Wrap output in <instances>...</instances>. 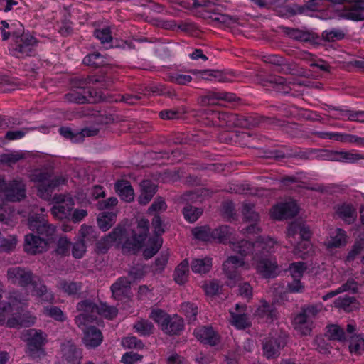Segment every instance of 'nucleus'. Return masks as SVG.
Here are the masks:
<instances>
[{
	"label": "nucleus",
	"instance_id": "nucleus-30",
	"mask_svg": "<svg viewBox=\"0 0 364 364\" xmlns=\"http://www.w3.org/2000/svg\"><path fill=\"white\" fill-rule=\"evenodd\" d=\"M131 282L125 278L121 277L111 286V291L113 296L116 299H120L122 296L126 294L130 287Z\"/></svg>",
	"mask_w": 364,
	"mask_h": 364
},
{
	"label": "nucleus",
	"instance_id": "nucleus-1",
	"mask_svg": "<svg viewBox=\"0 0 364 364\" xmlns=\"http://www.w3.org/2000/svg\"><path fill=\"white\" fill-rule=\"evenodd\" d=\"M232 250L240 255L230 256L223 263V270L228 278L227 284L234 287L241 278V271L248 270L250 264L244 261L243 257L252 254V264L257 272L263 278L277 277L281 270L275 257L266 253L275 251L277 242L269 237H259L254 243L242 240L240 242L230 241Z\"/></svg>",
	"mask_w": 364,
	"mask_h": 364
},
{
	"label": "nucleus",
	"instance_id": "nucleus-7",
	"mask_svg": "<svg viewBox=\"0 0 364 364\" xmlns=\"http://www.w3.org/2000/svg\"><path fill=\"white\" fill-rule=\"evenodd\" d=\"M31 180L37 183L38 196L49 199L55 188L65 183V178L60 176H53L48 171L36 172Z\"/></svg>",
	"mask_w": 364,
	"mask_h": 364
},
{
	"label": "nucleus",
	"instance_id": "nucleus-64",
	"mask_svg": "<svg viewBox=\"0 0 364 364\" xmlns=\"http://www.w3.org/2000/svg\"><path fill=\"white\" fill-rule=\"evenodd\" d=\"M142 358V355L138 353L132 351L127 352L122 355L121 362L124 364H135L136 363L141 361Z\"/></svg>",
	"mask_w": 364,
	"mask_h": 364
},
{
	"label": "nucleus",
	"instance_id": "nucleus-12",
	"mask_svg": "<svg viewBox=\"0 0 364 364\" xmlns=\"http://www.w3.org/2000/svg\"><path fill=\"white\" fill-rule=\"evenodd\" d=\"M94 324H96V320L86 316L85 324L78 326L83 331V343L87 348H95L100 346L103 340L101 331Z\"/></svg>",
	"mask_w": 364,
	"mask_h": 364
},
{
	"label": "nucleus",
	"instance_id": "nucleus-47",
	"mask_svg": "<svg viewBox=\"0 0 364 364\" xmlns=\"http://www.w3.org/2000/svg\"><path fill=\"white\" fill-rule=\"evenodd\" d=\"M355 302L354 297L348 296L338 297L334 301V306L337 308L343 309L346 311H352V307Z\"/></svg>",
	"mask_w": 364,
	"mask_h": 364
},
{
	"label": "nucleus",
	"instance_id": "nucleus-51",
	"mask_svg": "<svg viewBox=\"0 0 364 364\" xmlns=\"http://www.w3.org/2000/svg\"><path fill=\"white\" fill-rule=\"evenodd\" d=\"M181 311L188 318L189 321H194L198 314L197 307L189 302H184L181 306Z\"/></svg>",
	"mask_w": 364,
	"mask_h": 364
},
{
	"label": "nucleus",
	"instance_id": "nucleus-58",
	"mask_svg": "<svg viewBox=\"0 0 364 364\" xmlns=\"http://www.w3.org/2000/svg\"><path fill=\"white\" fill-rule=\"evenodd\" d=\"M314 135L323 139L342 142L343 133L339 132H315Z\"/></svg>",
	"mask_w": 364,
	"mask_h": 364
},
{
	"label": "nucleus",
	"instance_id": "nucleus-21",
	"mask_svg": "<svg viewBox=\"0 0 364 364\" xmlns=\"http://www.w3.org/2000/svg\"><path fill=\"white\" fill-rule=\"evenodd\" d=\"M194 335L200 342L210 346H215L220 341L218 334L212 327H198L195 329Z\"/></svg>",
	"mask_w": 364,
	"mask_h": 364
},
{
	"label": "nucleus",
	"instance_id": "nucleus-43",
	"mask_svg": "<svg viewBox=\"0 0 364 364\" xmlns=\"http://www.w3.org/2000/svg\"><path fill=\"white\" fill-rule=\"evenodd\" d=\"M203 210L199 208L186 205L183 208V214L185 220L188 223L196 222L201 215Z\"/></svg>",
	"mask_w": 364,
	"mask_h": 364
},
{
	"label": "nucleus",
	"instance_id": "nucleus-13",
	"mask_svg": "<svg viewBox=\"0 0 364 364\" xmlns=\"http://www.w3.org/2000/svg\"><path fill=\"white\" fill-rule=\"evenodd\" d=\"M152 226L156 235L149 239L147 245L144 250V256L146 259L152 257L162 245L163 240L161 235L164 232L160 217L155 215L152 220Z\"/></svg>",
	"mask_w": 364,
	"mask_h": 364
},
{
	"label": "nucleus",
	"instance_id": "nucleus-36",
	"mask_svg": "<svg viewBox=\"0 0 364 364\" xmlns=\"http://www.w3.org/2000/svg\"><path fill=\"white\" fill-rule=\"evenodd\" d=\"M116 213L103 212L97 217V225L102 231L108 230L116 221Z\"/></svg>",
	"mask_w": 364,
	"mask_h": 364
},
{
	"label": "nucleus",
	"instance_id": "nucleus-14",
	"mask_svg": "<svg viewBox=\"0 0 364 364\" xmlns=\"http://www.w3.org/2000/svg\"><path fill=\"white\" fill-rule=\"evenodd\" d=\"M54 200L55 203L50 210L52 215L60 220L70 218L75 205L74 200L69 196L56 195Z\"/></svg>",
	"mask_w": 364,
	"mask_h": 364
},
{
	"label": "nucleus",
	"instance_id": "nucleus-23",
	"mask_svg": "<svg viewBox=\"0 0 364 364\" xmlns=\"http://www.w3.org/2000/svg\"><path fill=\"white\" fill-rule=\"evenodd\" d=\"M336 214L345 223H353L357 218L355 207L349 203L338 204L335 207Z\"/></svg>",
	"mask_w": 364,
	"mask_h": 364
},
{
	"label": "nucleus",
	"instance_id": "nucleus-6",
	"mask_svg": "<svg viewBox=\"0 0 364 364\" xmlns=\"http://www.w3.org/2000/svg\"><path fill=\"white\" fill-rule=\"evenodd\" d=\"M26 353L32 358H41L46 355L45 346L48 336L40 329L30 328L24 331Z\"/></svg>",
	"mask_w": 364,
	"mask_h": 364
},
{
	"label": "nucleus",
	"instance_id": "nucleus-26",
	"mask_svg": "<svg viewBox=\"0 0 364 364\" xmlns=\"http://www.w3.org/2000/svg\"><path fill=\"white\" fill-rule=\"evenodd\" d=\"M184 323L182 318L178 315H173L172 317L168 316L165 323L162 324L161 330L170 335H176L183 330Z\"/></svg>",
	"mask_w": 364,
	"mask_h": 364
},
{
	"label": "nucleus",
	"instance_id": "nucleus-27",
	"mask_svg": "<svg viewBox=\"0 0 364 364\" xmlns=\"http://www.w3.org/2000/svg\"><path fill=\"white\" fill-rule=\"evenodd\" d=\"M354 5L345 8L341 13V17L353 21H360L364 18L361 12V6L364 1H354Z\"/></svg>",
	"mask_w": 364,
	"mask_h": 364
},
{
	"label": "nucleus",
	"instance_id": "nucleus-45",
	"mask_svg": "<svg viewBox=\"0 0 364 364\" xmlns=\"http://www.w3.org/2000/svg\"><path fill=\"white\" fill-rule=\"evenodd\" d=\"M9 280L20 287L23 286V269L21 267H14L8 270Z\"/></svg>",
	"mask_w": 364,
	"mask_h": 364
},
{
	"label": "nucleus",
	"instance_id": "nucleus-39",
	"mask_svg": "<svg viewBox=\"0 0 364 364\" xmlns=\"http://www.w3.org/2000/svg\"><path fill=\"white\" fill-rule=\"evenodd\" d=\"M230 235V231L229 227L227 225H221L212 230V242L225 243L229 239Z\"/></svg>",
	"mask_w": 364,
	"mask_h": 364
},
{
	"label": "nucleus",
	"instance_id": "nucleus-60",
	"mask_svg": "<svg viewBox=\"0 0 364 364\" xmlns=\"http://www.w3.org/2000/svg\"><path fill=\"white\" fill-rule=\"evenodd\" d=\"M364 250V239H361L358 241H356L352 249L348 252L347 256V260L348 262L353 261L355 259L357 256H358Z\"/></svg>",
	"mask_w": 364,
	"mask_h": 364
},
{
	"label": "nucleus",
	"instance_id": "nucleus-48",
	"mask_svg": "<svg viewBox=\"0 0 364 364\" xmlns=\"http://www.w3.org/2000/svg\"><path fill=\"white\" fill-rule=\"evenodd\" d=\"M326 336L331 340L344 341L346 339L345 332L337 325H331L328 326Z\"/></svg>",
	"mask_w": 364,
	"mask_h": 364
},
{
	"label": "nucleus",
	"instance_id": "nucleus-35",
	"mask_svg": "<svg viewBox=\"0 0 364 364\" xmlns=\"http://www.w3.org/2000/svg\"><path fill=\"white\" fill-rule=\"evenodd\" d=\"M189 264L187 259H184L175 269L174 280L178 284H185L188 277Z\"/></svg>",
	"mask_w": 364,
	"mask_h": 364
},
{
	"label": "nucleus",
	"instance_id": "nucleus-42",
	"mask_svg": "<svg viewBox=\"0 0 364 364\" xmlns=\"http://www.w3.org/2000/svg\"><path fill=\"white\" fill-rule=\"evenodd\" d=\"M192 233L198 240L206 242H212V230L209 226L205 225L195 228L192 230Z\"/></svg>",
	"mask_w": 364,
	"mask_h": 364
},
{
	"label": "nucleus",
	"instance_id": "nucleus-63",
	"mask_svg": "<svg viewBox=\"0 0 364 364\" xmlns=\"http://www.w3.org/2000/svg\"><path fill=\"white\" fill-rule=\"evenodd\" d=\"M94 34L95 36L99 39L102 43L111 42L112 39L110 29L108 27L97 29L95 30Z\"/></svg>",
	"mask_w": 364,
	"mask_h": 364
},
{
	"label": "nucleus",
	"instance_id": "nucleus-46",
	"mask_svg": "<svg viewBox=\"0 0 364 364\" xmlns=\"http://www.w3.org/2000/svg\"><path fill=\"white\" fill-rule=\"evenodd\" d=\"M134 328L141 336H149L152 333L154 326L149 321L141 319L134 325Z\"/></svg>",
	"mask_w": 364,
	"mask_h": 364
},
{
	"label": "nucleus",
	"instance_id": "nucleus-57",
	"mask_svg": "<svg viewBox=\"0 0 364 364\" xmlns=\"http://www.w3.org/2000/svg\"><path fill=\"white\" fill-rule=\"evenodd\" d=\"M122 345L126 348L142 349L144 344L135 336H127L122 340Z\"/></svg>",
	"mask_w": 364,
	"mask_h": 364
},
{
	"label": "nucleus",
	"instance_id": "nucleus-11",
	"mask_svg": "<svg viewBox=\"0 0 364 364\" xmlns=\"http://www.w3.org/2000/svg\"><path fill=\"white\" fill-rule=\"evenodd\" d=\"M23 198V183L21 181L14 180L6 184L0 178V210L4 209L6 202L20 201Z\"/></svg>",
	"mask_w": 364,
	"mask_h": 364
},
{
	"label": "nucleus",
	"instance_id": "nucleus-49",
	"mask_svg": "<svg viewBox=\"0 0 364 364\" xmlns=\"http://www.w3.org/2000/svg\"><path fill=\"white\" fill-rule=\"evenodd\" d=\"M270 82L274 84V88L279 92L288 93L290 90L289 83L282 77H272Z\"/></svg>",
	"mask_w": 364,
	"mask_h": 364
},
{
	"label": "nucleus",
	"instance_id": "nucleus-53",
	"mask_svg": "<svg viewBox=\"0 0 364 364\" xmlns=\"http://www.w3.org/2000/svg\"><path fill=\"white\" fill-rule=\"evenodd\" d=\"M149 316L162 328V324L165 323L168 315L162 309L154 308L151 309Z\"/></svg>",
	"mask_w": 364,
	"mask_h": 364
},
{
	"label": "nucleus",
	"instance_id": "nucleus-2",
	"mask_svg": "<svg viewBox=\"0 0 364 364\" xmlns=\"http://www.w3.org/2000/svg\"><path fill=\"white\" fill-rule=\"evenodd\" d=\"M149 227V221L144 218L139 220L136 230H132L131 233L124 227L117 226L97 243V250L98 252L105 253L114 243L122 245L127 249L133 250L139 249L142 247L146 237Z\"/></svg>",
	"mask_w": 364,
	"mask_h": 364
},
{
	"label": "nucleus",
	"instance_id": "nucleus-56",
	"mask_svg": "<svg viewBox=\"0 0 364 364\" xmlns=\"http://www.w3.org/2000/svg\"><path fill=\"white\" fill-rule=\"evenodd\" d=\"M306 269V266L302 262L292 263L289 266V272L293 279H301Z\"/></svg>",
	"mask_w": 364,
	"mask_h": 364
},
{
	"label": "nucleus",
	"instance_id": "nucleus-61",
	"mask_svg": "<svg viewBox=\"0 0 364 364\" xmlns=\"http://www.w3.org/2000/svg\"><path fill=\"white\" fill-rule=\"evenodd\" d=\"M71 242L67 237H60L57 242L56 252L59 255L69 254Z\"/></svg>",
	"mask_w": 364,
	"mask_h": 364
},
{
	"label": "nucleus",
	"instance_id": "nucleus-34",
	"mask_svg": "<svg viewBox=\"0 0 364 364\" xmlns=\"http://www.w3.org/2000/svg\"><path fill=\"white\" fill-rule=\"evenodd\" d=\"M59 132L65 139H68L72 141L77 142L82 139L85 136L91 135L90 131L88 129H82L80 132H74L70 127H62L59 129Z\"/></svg>",
	"mask_w": 364,
	"mask_h": 364
},
{
	"label": "nucleus",
	"instance_id": "nucleus-32",
	"mask_svg": "<svg viewBox=\"0 0 364 364\" xmlns=\"http://www.w3.org/2000/svg\"><path fill=\"white\" fill-rule=\"evenodd\" d=\"M191 267L194 273L205 274L209 272L212 267V259L208 257L194 259L192 260Z\"/></svg>",
	"mask_w": 364,
	"mask_h": 364
},
{
	"label": "nucleus",
	"instance_id": "nucleus-15",
	"mask_svg": "<svg viewBox=\"0 0 364 364\" xmlns=\"http://www.w3.org/2000/svg\"><path fill=\"white\" fill-rule=\"evenodd\" d=\"M209 125L231 128L242 125L237 114L213 111L207 117Z\"/></svg>",
	"mask_w": 364,
	"mask_h": 364
},
{
	"label": "nucleus",
	"instance_id": "nucleus-8",
	"mask_svg": "<svg viewBox=\"0 0 364 364\" xmlns=\"http://www.w3.org/2000/svg\"><path fill=\"white\" fill-rule=\"evenodd\" d=\"M321 303L309 305L302 309L294 319V328L302 335H308L311 331L313 319L323 309Z\"/></svg>",
	"mask_w": 364,
	"mask_h": 364
},
{
	"label": "nucleus",
	"instance_id": "nucleus-29",
	"mask_svg": "<svg viewBox=\"0 0 364 364\" xmlns=\"http://www.w3.org/2000/svg\"><path fill=\"white\" fill-rule=\"evenodd\" d=\"M115 189L122 200L131 202L134 199V191L129 182L118 181L115 184Z\"/></svg>",
	"mask_w": 364,
	"mask_h": 364
},
{
	"label": "nucleus",
	"instance_id": "nucleus-55",
	"mask_svg": "<svg viewBox=\"0 0 364 364\" xmlns=\"http://www.w3.org/2000/svg\"><path fill=\"white\" fill-rule=\"evenodd\" d=\"M23 158V154L18 152H9L0 154V163L6 164L9 166L14 164Z\"/></svg>",
	"mask_w": 364,
	"mask_h": 364
},
{
	"label": "nucleus",
	"instance_id": "nucleus-50",
	"mask_svg": "<svg viewBox=\"0 0 364 364\" xmlns=\"http://www.w3.org/2000/svg\"><path fill=\"white\" fill-rule=\"evenodd\" d=\"M242 212L246 221L257 222L259 220V215L254 210V205L252 204H243Z\"/></svg>",
	"mask_w": 364,
	"mask_h": 364
},
{
	"label": "nucleus",
	"instance_id": "nucleus-59",
	"mask_svg": "<svg viewBox=\"0 0 364 364\" xmlns=\"http://www.w3.org/2000/svg\"><path fill=\"white\" fill-rule=\"evenodd\" d=\"M24 55H32L33 48L37 45V41L31 34L24 33Z\"/></svg>",
	"mask_w": 364,
	"mask_h": 364
},
{
	"label": "nucleus",
	"instance_id": "nucleus-22",
	"mask_svg": "<svg viewBox=\"0 0 364 364\" xmlns=\"http://www.w3.org/2000/svg\"><path fill=\"white\" fill-rule=\"evenodd\" d=\"M348 238L346 232L338 228L330 232L325 241V245L328 249L339 248L347 244Z\"/></svg>",
	"mask_w": 364,
	"mask_h": 364
},
{
	"label": "nucleus",
	"instance_id": "nucleus-3",
	"mask_svg": "<svg viewBox=\"0 0 364 364\" xmlns=\"http://www.w3.org/2000/svg\"><path fill=\"white\" fill-rule=\"evenodd\" d=\"M28 228L46 239L33 234H28L24 238V251L32 255L43 252L47 249L48 241L55 235V227L49 224L43 218L31 216L28 219Z\"/></svg>",
	"mask_w": 364,
	"mask_h": 364
},
{
	"label": "nucleus",
	"instance_id": "nucleus-20",
	"mask_svg": "<svg viewBox=\"0 0 364 364\" xmlns=\"http://www.w3.org/2000/svg\"><path fill=\"white\" fill-rule=\"evenodd\" d=\"M85 81H80L77 89L70 90L65 95V98L70 102L84 104L92 102L91 92L85 87Z\"/></svg>",
	"mask_w": 364,
	"mask_h": 364
},
{
	"label": "nucleus",
	"instance_id": "nucleus-17",
	"mask_svg": "<svg viewBox=\"0 0 364 364\" xmlns=\"http://www.w3.org/2000/svg\"><path fill=\"white\" fill-rule=\"evenodd\" d=\"M329 111L332 112V117L338 119L364 123V111H356L348 109L346 106L330 107Z\"/></svg>",
	"mask_w": 364,
	"mask_h": 364
},
{
	"label": "nucleus",
	"instance_id": "nucleus-37",
	"mask_svg": "<svg viewBox=\"0 0 364 364\" xmlns=\"http://www.w3.org/2000/svg\"><path fill=\"white\" fill-rule=\"evenodd\" d=\"M349 350L351 353L355 355H361L364 353V338L361 335L350 336Z\"/></svg>",
	"mask_w": 364,
	"mask_h": 364
},
{
	"label": "nucleus",
	"instance_id": "nucleus-9",
	"mask_svg": "<svg viewBox=\"0 0 364 364\" xmlns=\"http://www.w3.org/2000/svg\"><path fill=\"white\" fill-rule=\"evenodd\" d=\"M24 293L31 294L43 301H52L53 295L48 291L39 277L33 276L30 272H24Z\"/></svg>",
	"mask_w": 364,
	"mask_h": 364
},
{
	"label": "nucleus",
	"instance_id": "nucleus-38",
	"mask_svg": "<svg viewBox=\"0 0 364 364\" xmlns=\"http://www.w3.org/2000/svg\"><path fill=\"white\" fill-rule=\"evenodd\" d=\"M63 356L65 360L70 364H80L82 358L81 351L74 346H70L68 349H64Z\"/></svg>",
	"mask_w": 364,
	"mask_h": 364
},
{
	"label": "nucleus",
	"instance_id": "nucleus-40",
	"mask_svg": "<svg viewBox=\"0 0 364 364\" xmlns=\"http://www.w3.org/2000/svg\"><path fill=\"white\" fill-rule=\"evenodd\" d=\"M83 63L87 65L100 67L107 63V60L100 53L95 52L86 55L83 59Z\"/></svg>",
	"mask_w": 364,
	"mask_h": 364
},
{
	"label": "nucleus",
	"instance_id": "nucleus-62",
	"mask_svg": "<svg viewBox=\"0 0 364 364\" xmlns=\"http://www.w3.org/2000/svg\"><path fill=\"white\" fill-rule=\"evenodd\" d=\"M86 252V245L82 240L75 242L73 245L72 255L76 259L82 258Z\"/></svg>",
	"mask_w": 364,
	"mask_h": 364
},
{
	"label": "nucleus",
	"instance_id": "nucleus-52",
	"mask_svg": "<svg viewBox=\"0 0 364 364\" xmlns=\"http://www.w3.org/2000/svg\"><path fill=\"white\" fill-rule=\"evenodd\" d=\"M44 314L58 321H64L66 319L62 310L57 306L45 307Z\"/></svg>",
	"mask_w": 364,
	"mask_h": 364
},
{
	"label": "nucleus",
	"instance_id": "nucleus-41",
	"mask_svg": "<svg viewBox=\"0 0 364 364\" xmlns=\"http://www.w3.org/2000/svg\"><path fill=\"white\" fill-rule=\"evenodd\" d=\"M364 159V154L357 150L344 151L342 150V163L354 164L360 160Z\"/></svg>",
	"mask_w": 364,
	"mask_h": 364
},
{
	"label": "nucleus",
	"instance_id": "nucleus-28",
	"mask_svg": "<svg viewBox=\"0 0 364 364\" xmlns=\"http://www.w3.org/2000/svg\"><path fill=\"white\" fill-rule=\"evenodd\" d=\"M167 80L171 82L185 85L192 80V77L178 69H170L166 72Z\"/></svg>",
	"mask_w": 364,
	"mask_h": 364
},
{
	"label": "nucleus",
	"instance_id": "nucleus-24",
	"mask_svg": "<svg viewBox=\"0 0 364 364\" xmlns=\"http://www.w3.org/2000/svg\"><path fill=\"white\" fill-rule=\"evenodd\" d=\"M276 11L277 14L284 18H289L297 14H309V11L316 10V6L314 5L313 8H310V6L299 7L296 5L294 6H289L285 5L276 6Z\"/></svg>",
	"mask_w": 364,
	"mask_h": 364
},
{
	"label": "nucleus",
	"instance_id": "nucleus-33",
	"mask_svg": "<svg viewBox=\"0 0 364 364\" xmlns=\"http://www.w3.org/2000/svg\"><path fill=\"white\" fill-rule=\"evenodd\" d=\"M190 73L198 76V77L205 80H218L219 82H225V80L221 77V73L217 70H191Z\"/></svg>",
	"mask_w": 364,
	"mask_h": 364
},
{
	"label": "nucleus",
	"instance_id": "nucleus-10",
	"mask_svg": "<svg viewBox=\"0 0 364 364\" xmlns=\"http://www.w3.org/2000/svg\"><path fill=\"white\" fill-rule=\"evenodd\" d=\"M287 335L283 331L271 332L262 343L264 355L268 359L278 357L281 349L287 344Z\"/></svg>",
	"mask_w": 364,
	"mask_h": 364
},
{
	"label": "nucleus",
	"instance_id": "nucleus-31",
	"mask_svg": "<svg viewBox=\"0 0 364 364\" xmlns=\"http://www.w3.org/2000/svg\"><path fill=\"white\" fill-rule=\"evenodd\" d=\"M348 32L346 28H332L322 32V38L328 42H334L343 39Z\"/></svg>",
	"mask_w": 364,
	"mask_h": 364
},
{
	"label": "nucleus",
	"instance_id": "nucleus-16",
	"mask_svg": "<svg viewBox=\"0 0 364 364\" xmlns=\"http://www.w3.org/2000/svg\"><path fill=\"white\" fill-rule=\"evenodd\" d=\"M247 306L237 304L233 309L230 310L231 324L237 329H245L251 326L249 315L246 313Z\"/></svg>",
	"mask_w": 364,
	"mask_h": 364
},
{
	"label": "nucleus",
	"instance_id": "nucleus-18",
	"mask_svg": "<svg viewBox=\"0 0 364 364\" xmlns=\"http://www.w3.org/2000/svg\"><path fill=\"white\" fill-rule=\"evenodd\" d=\"M1 30L4 41L8 40L11 37L9 46L10 54L16 58H21L23 53V32L17 31L10 33L4 31V28H1Z\"/></svg>",
	"mask_w": 364,
	"mask_h": 364
},
{
	"label": "nucleus",
	"instance_id": "nucleus-44",
	"mask_svg": "<svg viewBox=\"0 0 364 364\" xmlns=\"http://www.w3.org/2000/svg\"><path fill=\"white\" fill-rule=\"evenodd\" d=\"M58 287L63 292L68 295L76 294L81 289L80 284L73 282H67L65 280L60 281L58 284Z\"/></svg>",
	"mask_w": 364,
	"mask_h": 364
},
{
	"label": "nucleus",
	"instance_id": "nucleus-5",
	"mask_svg": "<svg viewBox=\"0 0 364 364\" xmlns=\"http://www.w3.org/2000/svg\"><path fill=\"white\" fill-rule=\"evenodd\" d=\"M77 309L80 314L75 317V323L77 326H82L85 324L86 316H90L92 319L96 320V324L100 325V321L97 316H103L107 319H112L117 314V309L108 306L105 303H100L96 305L90 300H84L79 302L77 305Z\"/></svg>",
	"mask_w": 364,
	"mask_h": 364
},
{
	"label": "nucleus",
	"instance_id": "nucleus-19",
	"mask_svg": "<svg viewBox=\"0 0 364 364\" xmlns=\"http://www.w3.org/2000/svg\"><path fill=\"white\" fill-rule=\"evenodd\" d=\"M298 213V206L295 201L289 200L274 205L271 216L276 220H283L294 217Z\"/></svg>",
	"mask_w": 364,
	"mask_h": 364
},
{
	"label": "nucleus",
	"instance_id": "nucleus-25",
	"mask_svg": "<svg viewBox=\"0 0 364 364\" xmlns=\"http://www.w3.org/2000/svg\"><path fill=\"white\" fill-rule=\"evenodd\" d=\"M255 315L266 322H272L277 318V313L273 304L261 301V305L257 309Z\"/></svg>",
	"mask_w": 364,
	"mask_h": 364
},
{
	"label": "nucleus",
	"instance_id": "nucleus-4",
	"mask_svg": "<svg viewBox=\"0 0 364 364\" xmlns=\"http://www.w3.org/2000/svg\"><path fill=\"white\" fill-rule=\"evenodd\" d=\"M296 235H299L301 241L294 247V255L298 258L303 259L312 255L314 250L309 241L311 232L309 228L302 221H294L288 227L287 236L291 244L294 243L293 240Z\"/></svg>",
	"mask_w": 364,
	"mask_h": 364
},
{
	"label": "nucleus",
	"instance_id": "nucleus-54",
	"mask_svg": "<svg viewBox=\"0 0 364 364\" xmlns=\"http://www.w3.org/2000/svg\"><path fill=\"white\" fill-rule=\"evenodd\" d=\"M16 244L17 240L14 235L3 238L1 241L0 252H9L15 249Z\"/></svg>",
	"mask_w": 364,
	"mask_h": 364
}]
</instances>
